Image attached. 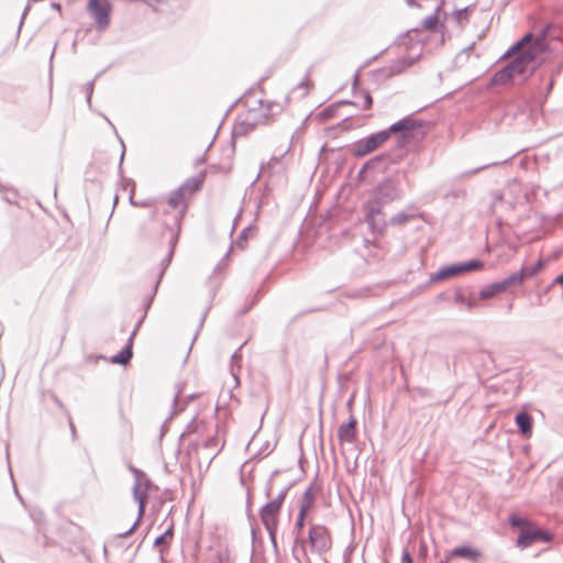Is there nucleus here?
Returning <instances> with one entry per match:
<instances>
[{
    "mask_svg": "<svg viewBox=\"0 0 563 563\" xmlns=\"http://www.w3.org/2000/svg\"><path fill=\"white\" fill-rule=\"evenodd\" d=\"M284 498H285V493L282 492L278 494V496L275 499L271 500L268 504L277 505V509L280 511V507L283 505Z\"/></svg>",
    "mask_w": 563,
    "mask_h": 563,
    "instance_id": "c756f323",
    "label": "nucleus"
},
{
    "mask_svg": "<svg viewBox=\"0 0 563 563\" xmlns=\"http://www.w3.org/2000/svg\"><path fill=\"white\" fill-rule=\"evenodd\" d=\"M356 420L351 419L347 423L342 424L339 430V437L342 441L352 442L356 432Z\"/></svg>",
    "mask_w": 563,
    "mask_h": 563,
    "instance_id": "4468645a",
    "label": "nucleus"
},
{
    "mask_svg": "<svg viewBox=\"0 0 563 563\" xmlns=\"http://www.w3.org/2000/svg\"><path fill=\"white\" fill-rule=\"evenodd\" d=\"M506 291L505 286L499 283H494L488 285L487 287L483 288L479 292V297L482 299H489L493 298L501 292Z\"/></svg>",
    "mask_w": 563,
    "mask_h": 563,
    "instance_id": "dca6fc26",
    "label": "nucleus"
},
{
    "mask_svg": "<svg viewBox=\"0 0 563 563\" xmlns=\"http://www.w3.org/2000/svg\"><path fill=\"white\" fill-rule=\"evenodd\" d=\"M411 128V121L408 120V119H405V120H401L395 124H393L388 132H399V131H402V130H409Z\"/></svg>",
    "mask_w": 563,
    "mask_h": 563,
    "instance_id": "393cba45",
    "label": "nucleus"
},
{
    "mask_svg": "<svg viewBox=\"0 0 563 563\" xmlns=\"http://www.w3.org/2000/svg\"><path fill=\"white\" fill-rule=\"evenodd\" d=\"M450 556L452 558H463V559H467L470 561H477L481 556H482V553L478 549H475V548H471V547H457V548H454L451 552H450Z\"/></svg>",
    "mask_w": 563,
    "mask_h": 563,
    "instance_id": "9b49d317",
    "label": "nucleus"
},
{
    "mask_svg": "<svg viewBox=\"0 0 563 563\" xmlns=\"http://www.w3.org/2000/svg\"><path fill=\"white\" fill-rule=\"evenodd\" d=\"M267 110L272 113V114H275L279 111L283 110V104H280L279 102H269L268 106H267Z\"/></svg>",
    "mask_w": 563,
    "mask_h": 563,
    "instance_id": "a878e982",
    "label": "nucleus"
},
{
    "mask_svg": "<svg viewBox=\"0 0 563 563\" xmlns=\"http://www.w3.org/2000/svg\"><path fill=\"white\" fill-rule=\"evenodd\" d=\"M401 563H413V560L408 551H404L401 555Z\"/></svg>",
    "mask_w": 563,
    "mask_h": 563,
    "instance_id": "473e14b6",
    "label": "nucleus"
},
{
    "mask_svg": "<svg viewBox=\"0 0 563 563\" xmlns=\"http://www.w3.org/2000/svg\"><path fill=\"white\" fill-rule=\"evenodd\" d=\"M419 51L421 49L419 48ZM420 52H418L415 56H410L408 58L399 60L395 66H393L391 74L395 75L401 73L404 69L411 66L416 60H418Z\"/></svg>",
    "mask_w": 563,
    "mask_h": 563,
    "instance_id": "6ab92c4d",
    "label": "nucleus"
},
{
    "mask_svg": "<svg viewBox=\"0 0 563 563\" xmlns=\"http://www.w3.org/2000/svg\"><path fill=\"white\" fill-rule=\"evenodd\" d=\"M418 34H419V33H418V31H417V30H412V31H409V32L407 33V37H408L409 40H412V38L417 37V36H418Z\"/></svg>",
    "mask_w": 563,
    "mask_h": 563,
    "instance_id": "c9c22d12",
    "label": "nucleus"
},
{
    "mask_svg": "<svg viewBox=\"0 0 563 563\" xmlns=\"http://www.w3.org/2000/svg\"><path fill=\"white\" fill-rule=\"evenodd\" d=\"M151 487H152V482L147 477L144 479L134 481L132 492H133V498L139 505L137 519L128 531L120 533V537L125 538V537L130 536L134 531V529L137 527L139 522L141 521V519L145 512V507H146V503H147V498H148V492H150Z\"/></svg>",
    "mask_w": 563,
    "mask_h": 563,
    "instance_id": "39448f33",
    "label": "nucleus"
},
{
    "mask_svg": "<svg viewBox=\"0 0 563 563\" xmlns=\"http://www.w3.org/2000/svg\"><path fill=\"white\" fill-rule=\"evenodd\" d=\"M509 522L512 527L518 529L517 545L521 549L528 548L534 542H550L552 534L548 531L539 529L533 522L527 518L511 515Z\"/></svg>",
    "mask_w": 563,
    "mask_h": 563,
    "instance_id": "20e7f679",
    "label": "nucleus"
},
{
    "mask_svg": "<svg viewBox=\"0 0 563 563\" xmlns=\"http://www.w3.org/2000/svg\"><path fill=\"white\" fill-rule=\"evenodd\" d=\"M545 266V262L540 258L534 265L532 266H523L521 267V271L523 272V275L526 278H531L539 274Z\"/></svg>",
    "mask_w": 563,
    "mask_h": 563,
    "instance_id": "aec40b11",
    "label": "nucleus"
},
{
    "mask_svg": "<svg viewBox=\"0 0 563 563\" xmlns=\"http://www.w3.org/2000/svg\"><path fill=\"white\" fill-rule=\"evenodd\" d=\"M219 563H231L229 555L227 553L219 554Z\"/></svg>",
    "mask_w": 563,
    "mask_h": 563,
    "instance_id": "72a5a7b5",
    "label": "nucleus"
},
{
    "mask_svg": "<svg viewBox=\"0 0 563 563\" xmlns=\"http://www.w3.org/2000/svg\"><path fill=\"white\" fill-rule=\"evenodd\" d=\"M317 498V488L312 483L303 494L296 528L297 538L294 545V553L298 560L311 563V556L316 554L317 527L313 523V508Z\"/></svg>",
    "mask_w": 563,
    "mask_h": 563,
    "instance_id": "f03ea898",
    "label": "nucleus"
},
{
    "mask_svg": "<svg viewBox=\"0 0 563 563\" xmlns=\"http://www.w3.org/2000/svg\"><path fill=\"white\" fill-rule=\"evenodd\" d=\"M312 87H313V84L311 81L305 80L292 89V91L290 92V96H291V98H298V99L305 98L309 93V91L312 89Z\"/></svg>",
    "mask_w": 563,
    "mask_h": 563,
    "instance_id": "a211bd4d",
    "label": "nucleus"
},
{
    "mask_svg": "<svg viewBox=\"0 0 563 563\" xmlns=\"http://www.w3.org/2000/svg\"><path fill=\"white\" fill-rule=\"evenodd\" d=\"M235 133H242V124H239L234 128Z\"/></svg>",
    "mask_w": 563,
    "mask_h": 563,
    "instance_id": "58836bf2",
    "label": "nucleus"
},
{
    "mask_svg": "<svg viewBox=\"0 0 563 563\" xmlns=\"http://www.w3.org/2000/svg\"><path fill=\"white\" fill-rule=\"evenodd\" d=\"M284 498H285V493L282 492L278 494V496L275 499L271 500L268 504L277 505V509L280 511V507L283 505Z\"/></svg>",
    "mask_w": 563,
    "mask_h": 563,
    "instance_id": "c85d7f7f",
    "label": "nucleus"
},
{
    "mask_svg": "<svg viewBox=\"0 0 563 563\" xmlns=\"http://www.w3.org/2000/svg\"><path fill=\"white\" fill-rule=\"evenodd\" d=\"M451 559H452V556H450V553H449V554H446L445 560L440 561L439 563H450Z\"/></svg>",
    "mask_w": 563,
    "mask_h": 563,
    "instance_id": "4c0bfd02",
    "label": "nucleus"
},
{
    "mask_svg": "<svg viewBox=\"0 0 563 563\" xmlns=\"http://www.w3.org/2000/svg\"><path fill=\"white\" fill-rule=\"evenodd\" d=\"M261 520L269 534L273 544H276V532L279 521V510L275 504H266L261 509Z\"/></svg>",
    "mask_w": 563,
    "mask_h": 563,
    "instance_id": "6e6552de",
    "label": "nucleus"
},
{
    "mask_svg": "<svg viewBox=\"0 0 563 563\" xmlns=\"http://www.w3.org/2000/svg\"><path fill=\"white\" fill-rule=\"evenodd\" d=\"M545 51L544 36L525 35L511 49V63L493 77L494 85H506L516 78H527L542 63Z\"/></svg>",
    "mask_w": 563,
    "mask_h": 563,
    "instance_id": "f257e3e1",
    "label": "nucleus"
},
{
    "mask_svg": "<svg viewBox=\"0 0 563 563\" xmlns=\"http://www.w3.org/2000/svg\"><path fill=\"white\" fill-rule=\"evenodd\" d=\"M251 232H252V229H251V228H246V229H244V230L241 232V234H240V240H242V239H243V240H246V239H247L249 233H251Z\"/></svg>",
    "mask_w": 563,
    "mask_h": 563,
    "instance_id": "f704fd0d",
    "label": "nucleus"
},
{
    "mask_svg": "<svg viewBox=\"0 0 563 563\" xmlns=\"http://www.w3.org/2000/svg\"><path fill=\"white\" fill-rule=\"evenodd\" d=\"M526 278L523 275V272L520 269L518 273H515L510 276H508L505 280L501 282V284L505 286V289L507 290L509 287L522 283Z\"/></svg>",
    "mask_w": 563,
    "mask_h": 563,
    "instance_id": "412c9836",
    "label": "nucleus"
},
{
    "mask_svg": "<svg viewBox=\"0 0 563 563\" xmlns=\"http://www.w3.org/2000/svg\"><path fill=\"white\" fill-rule=\"evenodd\" d=\"M84 90L87 93V102L90 103L91 102V96H92V92H93V81H89V82L85 84Z\"/></svg>",
    "mask_w": 563,
    "mask_h": 563,
    "instance_id": "bb28decb",
    "label": "nucleus"
},
{
    "mask_svg": "<svg viewBox=\"0 0 563 563\" xmlns=\"http://www.w3.org/2000/svg\"><path fill=\"white\" fill-rule=\"evenodd\" d=\"M319 548L328 550L331 548V538L327 529L319 527Z\"/></svg>",
    "mask_w": 563,
    "mask_h": 563,
    "instance_id": "5701e85b",
    "label": "nucleus"
},
{
    "mask_svg": "<svg viewBox=\"0 0 563 563\" xmlns=\"http://www.w3.org/2000/svg\"><path fill=\"white\" fill-rule=\"evenodd\" d=\"M470 14H471L470 8H464V9L455 11L453 14V18L456 20V22L460 25H463L464 22H466L468 20Z\"/></svg>",
    "mask_w": 563,
    "mask_h": 563,
    "instance_id": "b1692460",
    "label": "nucleus"
},
{
    "mask_svg": "<svg viewBox=\"0 0 563 563\" xmlns=\"http://www.w3.org/2000/svg\"><path fill=\"white\" fill-rule=\"evenodd\" d=\"M168 206L172 209V224H169L170 229V247L168 250L167 255L161 262V269L158 273V278L161 279L170 264L172 257L174 255V247L178 240V233L180 230V222L186 211V202H185V192H183L179 188L173 192H170L168 197Z\"/></svg>",
    "mask_w": 563,
    "mask_h": 563,
    "instance_id": "7ed1b4c3",
    "label": "nucleus"
},
{
    "mask_svg": "<svg viewBox=\"0 0 563 563\" xmlns=\"http://www.w3.org/2000/svg\"><path fill=\"white\" fill-rule=\"evenodd\" d=\"M174 525L170 523L166 531L155 539L154 544L159 548L161 559L164 560V553L168 549V543L173 538Z\"/></svg>",
    "mask_w": 563,
    "mask_h": 563,
    "instance_id": "ddd939ff",
    "label": "nucleus"
},
{
    "mask_svg": "<svg viewBox=\"0 0 563 563\" xmlns=\"http://www.w3.org/2000/svg\"><path fill=\"white\" fill-rule=\"evenodd\" d=\"M339 107L340 106H335V107H331V108L324 109L319 117H321L322 119L331 118V117H333L334 110L338 109Z\"/></svg>",
    "mask_w": 563,
    "mask_h": 563,
    "instance_id": "7c9ffc66",
    "label": "nucleus"
},
{
    "mask_svg": "<svg viewBox=\"0 0 563 563\" xmlns=\"http://www.w3.org/2000/svg\"><path fill=\"white\" fill-rule=\"evenodd\" d=\"M112 4L109 0H90L87 5V11L95 20L98 30H106L110 24V12Z\"/></svg>",
    "mask_w": 563,
    "mask_h": 563,
    "instance_id": "423d86ee",
    "label": "nucleus"
},
{
    "mask_svg": "<svg viewBox=\"0 0 563 563\" xmlns=\"http://www.w3.org/2000/svg\"><path fill=\"white\" fill-rule=\"evenodd\" d=\"M70 432H73V437L76 435V430H75V427L74 424L70 422Z\"/></svg>",
    "mask_w": 563,
    "mask_h": 563,
    "instance_id": "ea45409f",
    "label": "nucleus"
},
{
    "mask_svg": "<svg viewBox=\"0 0 563 563\" xmlns=\"http://www.w3.org/2000/svg\"><path fill=\"white\" fill-rule=\"evenodd\" d=\"M516 423L519 427L522 434H525V435L531 434L532 419L528 413H526V412L518 413L516 417Z\"/></svg>",
    "mask_w": 563,
    "mask_h": 563,
    "instance_id": "f3484780",
    "label": "nucleus"
},
{
    "mask_svg": "<svg viewBox=\"0 0 563 563\" xmlns=\"http://www.w3.org/2000/svg\"><path fill=\"white\" fill-rule=\"evenodd\" d=\"M242 347H243V344L231 356L230 373L233 377L235 387H238L240 385L239 374L241 371V360H242L241 350H242Z\"/></svg>",
    "mask_w": 563,
    "mask_h": 563,
    "instance_id": "f8f14e48",
    "label": "nucleus"
},
{
    "mask_svg": "<svg viewBox=\"0 0 563 563\" xmlns=\"http://www.w3.org/2000/svg\"><path fill=\"white\" fill-rule=\"evenodd\" d=\"M129 470L132 472V474L134 475V481H137V479H144L146 478V475L140 471L139 468L134 467V466H130Z\"/></svg>",
    "mask_w": 563,
    "mask_h": 563,
    "instance_id": "cd10ccee",
    "label": "nucleus"
},
{
    "mask_svg": "<svg viewBox=\"0 0 563 563\" xmlns=\"http://www.w3.org/2000/svg\"><path fill=\"white\" fill-rule=\"evenodd\" d=\"M484 267V264L481 261H470L464 264H457L450 267H446L440 272V277L449 278L456 276L462 273L479 271Z\"/></svg>",
    "mask_w": 563,
    "mask_h": 563,
    "instance_id": "1a4fd4ad",
    "label": "nucleus"
},
{
    "mask_svg": "<svg viewBox=\"0 0 563 563\" xmlns=\"http://www.w3.org/2000/svg\"><path fill=\"white\" fill-rule=\"evenodd\" d=\"M372 104H373L372 96L368 92H365L363 108L369 109L372 107Z\"/></svg>",
    "mask_w": 563,
    "mask_h": 563,
    "instance_id": "2f4dec72",
    "label": "nucleus"
},
{
    "mask_svg": "<svg viewBox=\"0 0 563 563\" xmlns=\"http://www.w3.org/2000/svg\"><path fill=\"white\" fill-rule=\"evenodd\" d=\"M135 334V331L130 336L129 343L117 354L112 357V363L115 364H126L129 360L132 357V339Z\"/></svg>",
    "mask_w": 563,
    "mask_h": 563,
    "instance_id": "2eb2a0df",
    "label": "nucleus"
},
{
    "mask_svg": "<svg viewBox=\"0 0 563 563\" xmlns=\"http://www.w3.org/2000/svg\"><path fill=\"white\" fill-rule=\"evenodd\" d=\"M389 139L388 131H380L365 139L360 140L354 145L356 156H365L379 148Z\"/></svg>",
    "mask_w": 563,
    "mask_h": 563,
    "instance_id": "0eeeda50",
    "label": "nucleus"
},
{
    "mask_svg": "<svg viewBox=\"0 0 563 563\" xmlns=\"http://www.w3.org/2000/svg\"><path fill=\"white\" fill-rule=\"evenodd\" d=\"M441 15L444 16L445 13L441 12V9H437L432 15H429L423 20L422 26L428 31L441 33L443 42L446 29L444 24V18L442 19Z\"/></svg>",
    "mask_w": 563,
    "mask_h": 563,
    "instance_id": "9d476101",
    "label": "nucleus"
},
{
    "mask_svg": "<svg viewBox=\"0 0 563 563\" xmlns=\"http://www.w3.org/2000/svg\"><path fill=\"white\" fill-rule=\"evenodd\" d=\"M201 183L202 181L199 178L194 177V178L188 179L181 187H179V189L183 192H185V191L195 192L200 189Z\"/></svg>",
    "mask_w": 563,
    "mask_h": 563,
    "instance_id": "4be33fe9",
    "label": "nucleus"
},
{
    "mask_svg": "<svg viewBox=\"0 0 563 563\" xmlns=\"http://www.w3.org/2000/svg\"><path fill=\"white\" fill-rule=\"evenodd\" d=\"M130 201H131V203L133 206H142V207L146 206L145 202H136V201H134L133 196L130 197Z\"/></svg>",
    "mask_w": 563,
    "mask_h": 563,
    "instance_id": "e433bc0d",
    "label": "nucleus"
}]
</instances>
